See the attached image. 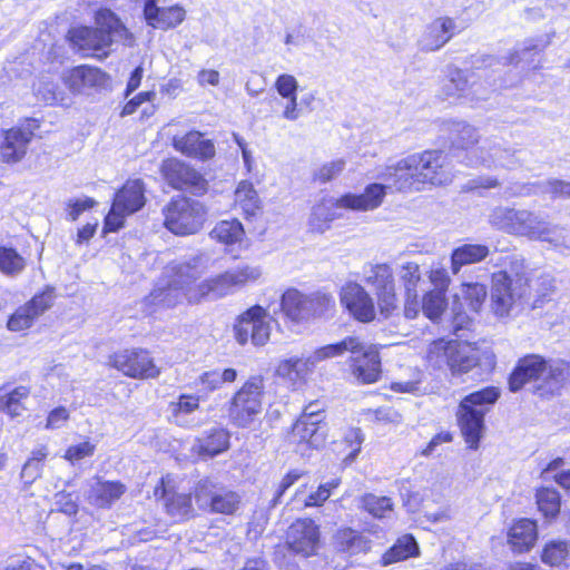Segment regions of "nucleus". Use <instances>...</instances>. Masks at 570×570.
<instances>
[{
	"instance_id": "obj_1",
	"label": "nucleus",
	"mask_w": 570,
	"mask_h": 570,
	"mask_svg": "<svg viewBox=\"0 0 570 570\" xmlns=\"http://www.w3.org/2000/svg\"><path fill=\"white\" fill-rule=\"evenodd\" d=\"M488 222L495 229L509 235L546 243L549 248L562 255L570 254V230L549 220L544 213L497 206L490 212Z\"/></svg>"
},
{
	"instance_id": "obj_2",
	"label": "nucleus",
	"mask_w": 570,
	"mask_h": 570,
	"mask_svg": "<svg viewBox=\"0 0 570 570\" xmlns=\"http://www.w3.org/2000/svg\"><path fill=\"white\" fill-rule=\"evenodd\" d=\"M202 259L194 257L186 262L169 264L157 282L154 289L145 296L139 305L146 315L171 308L181 303L183 298L189 301L193 284L203 275Z\"/></svg>"
},
{
	"instance_id": "obj_3",
	"label": "nucleus",
	"mask_w": 570,
	"mask_h": 570,
	"mask_svg": "<svg viewBox=\"0 0 570 570\" xmlns=\"http://www.w3.org/2000/svg\"><path fill=\"white\" fill-rule=\"evenodd\" d=\"M96 22L98 28L76 27L68 32L70 43L85 55L102 51L107 57L106 49L114 42H122L129 47L134 45V36L111 10L97 11Z\"/></svg>"
},
{
	"instance_id": "obj_4",
	"label": "nucleus",
	"mask_w": 570,
	"mask_h": 570,
	"mask_svg": "<svg viewBox=\"0 0 570 570\" xmlns=\"http://www.w3.org/2000/svg\"><path fill=\"white\" fill-rule=\"evenodd\" d=\"M564 379L562 364L549 362L538 354H528L518 361L508 383L513 393L533 384L534 393L549 396L559 391Z\"/></svg>"
},
{
	"instance_id": "obj_5",
	"label": "nucleus",
	"mask_w": 570,
	"mask_h": 570,
	"mask_svg": "<svg viewBox=\"0 0 570 570\" xmlns=\"http://www.w3.org/2000/svg\"><path fill=\"white\" fill-rule=\"evenodd\" d=\"M384 199V186L370 184L363 194H345L338 199H323L312 208L309 227L313 232L324 233L336 217L337 208L367 212L381 206Z\"/></svg>"
},
{
	"instance_id": "obj_6",
	"label": "nucleus",
	"mask_w": 570,
	"mask_h": 570,
	"mask_svg": "<svg viewBox=\"0 0 570 570\" xmlns=\"http://www.w3.org/2000/svg\"><path fill=\"white\" fill-rule=\"evenodd\" d=\"M500 390L488 386L466 395L459 405V424L470 448L476 449L484 429V416L499 400Z\"/></svg>"
},
{
	"instance_id": "obj_7",
	"label": "nucleus",
	"mask_w": 570,
	"mask_h": 570,
	"mask_svg": "<svg viewBox=\"0 0 570 570\" xmlns=\"http://www.w3.org/2000/svg\"><path fill=\"white\" fill-rule=\"evenodd\" d=\"M261 276L262 271L258 266H237L199 284L194 283L193 292L189 293V303H197L207 297L217 299L227 296L246 284L257 281Z\"/></svg>"
},
{
	"instance_id": "obj_8",
	"label": "nucleus",
	"mask_w": 570,
	"mask_h": 570,
	"mask_svg": "<svg viewBox=\"0 0 570 570\" xmlns=\"http://www.w3.org/2000/svg\"><path fill=\"white\" fill-rule=\"evenodd\" d=\"M426 360L435 368H449L454 376L468 374L479 364L476 353L470 345L444 338L429 345Z\"/></svg>"
},
{
	"instance_id": "obj_9",
	"label": "nucleus",
	"mask_w": 570,
	"mask_h": 570,
	"mask_svg": "<svg viewBox=\"0 0 570 570\" xmlns=\"http://www.w3.org/2000/svg\"><path fill=\"white\" fill-rule=\"evenodd\" d=\"M334 306V298L322 292L305 294L297 288H287L281 296V311L294 323L320 317Z\"/></svg>"
},
{
	"instance_id": "obj_10",
	"label": "nucleus",
	"mask_w": 570,
	"mask_h": 570,
	"mask_svg": "<svg viewBox=\"0 0 570 570\" xmlns=\"http://www.w3.org/2000/svg\"><path fill=\"white\" fill-rule=\"evenodd\" d=\"M264 381L253 376L234 394L228 407L229 421L238 428L250 426L263 411Z\"/></svg>"
},
{
	"instance_id": "obj_11",
	"label": "nucleus",
	"mask_w": 570,
	"mask_h": 570,
	"mask_svg": "<svg viewBox=\"0 0 570 570\" xmlns=\"http://www.w3.org/2000/svg\"><path fill=\"white\" fill-rule=\"evenodd\" d=\"M164 225L171 233L187 236L198 233L206 220V208L188 197H177L164 207Z\"/></svg>"
},
{
	"instance_id": "obj_12",
	"label": "nucleus",
	"mask_w": 570,
	"mask_h": 570,
	"mask_svg": "<svg viewBox=\"0 0 570 570\" xmlns=\"http://www.w3.org/2000/svg\"><path fill=\"white\" fill-rule=\"evenodd\" d=\"M195 500L203 511L220 514H234L240 504V495L209 479L198 481L195 487Z\"/></svg>"
},
{
	"instance_id": "obj_13",
	"label": "nucleus",
	"mask_w": 570,
	"mask_h": 570,
	"mask_svg": "<svg viewBox=\"0 0 570 570\" xmlns=\"http://www.w3.org/2000/svg\"><path fill=\"white\" fill-rule=\"evenodd\" d=\"M145 187L140 179L128 180L114 198L109 214L106 217V227L116 232L124 225L127 215L138 212L145 205Z\"/></svg>"
},
{
	"instance_id": "obj_14",
	"label": "nucleus",
	"mask_w": 570,
	"mask_h": 570,
	"mask_svg": "<svg viewBox=\"0 0 570 570\" xmlns=\"http://www.w3.org/2000/svg\"><path fill=\"white\" fill-rule=\"evenodd\" d=\"M267 316V311L261 305H254L242 313L234 324V337L237 343L245 345L250 341L255 346H264L271 336Z\"/></svg>"
},
{
	"instance_id": "obj_15",
	"label": "nucleus",
	"mask_w": 570,
	"mask_h": 570,
	"mask_svg": "<svg viewBox=\"0 0 570 570\" xmlns=\"http://www.w3.org/2000/svg\"><path fill=\"white\" fill-rule=\"evenodd\" d=\"M529 294L522 281L512 282L504 275H492L491 308L497 316H508L513 308L527 299Z\"/></svg>"
},
{
	"instance_id": "obj_16",
	"label": "nucleus",
	"mask_w": 570,
	"mask_h": 570,
	"mask_svg": "<svg viewBox=\"0 0 570 570\" xmlns=\"http://www.w3.org/2000/svg\"><path fill=\"white\" fill-rule=\"evenodd\" d=\"M40 128V121L27 118L18 126L4 131L0 142V158L4 163L20 161L27 154L28 146Z\"/></svg>"
},
{
	"instance_id": "obj_17",
	"label": "nucleus",
	"mask_w": 570,
	"mask_h": 570,
	"mask_svg": "<svg viewBox=\"0 0 570 570\" xmlns=\"http://www.w3.org/2000/svg\"><path fill=\"white\" fill-rule=\"evenodd\" d=\"M161 173L165 180L175 189L196 196L204 195L208 189V181L199 171L176 158L165 160Z\"/></svg>"
},
{
	"instance_id": "obj_18",
	"label": "nucleus",
	"mask_w": 570,
	"mask_h": 570,
	"mask_svg": "<svg viewBox=\"0 0 570 570\" xmlns=\"http://www.w3.org/2000/svg\"><path fill=\"white\" fill-rule=\"evenodd\" d=\"M415 158L412 155L399 160L395 165L386 166L385 169L377 175L384 186V196L386 189L394 188L401 193L420 191L424 188L419 171L415 168Z\"/></svg>"
},
{
	"instance_id": "obj_19",
	"label": "nucleus",
	"mask_w": 570,
	"mask_h": 570,
	"mask_svg": "<svg viewBox=\"0 0 570 570\" xmlns=\"http://www.w3.org/2000/svg\"><path fill=\"white\" fill-rule=\"evenodd\" d=\"M109 365L132 379H155L159 370L146 350L131 348L114 353Z\"/></svg>"
},
{
	"instance_id": "obj_20",
	"label": "nucleus",
	"mask_w": 570,
	"mask_h": 570,
	"mask_svg": "<svg viewBox=\"0 0 570 570\" xmlns=\"http://www.w3.org/2000/svg\"><path fill=\"white\" fill-rule=\"evenodd\" d=\"M415 168L423 186H442L452 181L453 171L448 155L441 150H425L421 154H413Z\"/></svg>"
},
{
	"instance_id": "obj_21",
	"label": "nucleus",
	"mask_w": 570,
	"mask_h": 570,
	"mask_svg": "<svg viewBox=\"0 0 570 570\" xmlns=\"http://www.w3.org/2000/svg\"><path fill=\"white\" fill-rule=\"evenodd\" d=\"M351 367L354 377L364 384L376 382L381 375V358L377 348L357 337V346L351 350Z\"/></svg>"
},
{
	"instance_id": "obj_22",
	"label": "nucleus",
	"mask_w": 570,
	"mask_h": 570,
	"mask_svg": "<svg viewBox=\"0 0 570 570\" xmlns=\"http://www.w3.org/2000/svg\"><path fill=\"white\" fill-rule=\"evenodd\" d=\"M53 288L47 287L24 305L17 308L8 320V328L13 332H20L31 327L35 321L53 305Z\"/></svg>"
},
{
	"instance_id": "obj_23",
	"label": "nucleus",
	"mask_w": 570,
	"mask_h": 570,
	"mask_svg": "<svg viewBox=\"0 0 570 570\" xmlns=\"http://www.w3.org/2000/svg\"><path fill=\"white\" fill-rule=\"evenodd\" d=\"M474 159H469V165H482L484 167H503L513 169L521 165L515 149L505 147L497 140H487L483 146L473 151Z\"/></svg>"
},
{
	"instance_id": "obj_24",
	"label": "nucleus",
	"mask_w": 570,
	"mask_h": 570,
	"mask_svg": "<svg viewBox=\"0 0 570 570\" xmlns=\"http://www.w3.org/2000/svg\"><path fill=\"white\" fill-rule=\"evenodd\" d=\"M341 303L360 322L368 323L375 317V306L370 294L357 283H347L341 289Z\"/></svg>"
},
{
	"instance_id": "obj_25",
	"label": "nucleus",
	"mask_w": 570,
	"mask_h": 570,
	"mask_svg": "<svg viewBox=\"0 0 570 570\" xmlns=\"http://www.w3.org/2000/svg\"><path fill=\"white\" fill-rule=\"evenodd\" d=\"M320 539L318 527L311 519L296 520L287 530L286 542L288 548L304 557L315 552Z\"/></svg>"
},
{
	"instance_id": "obj_26",
	"label": "nucleus",
	"mask_w": 570,
	"mask_h": 570,
	"mask_svg": "<svg viewBox=\"0 0 570 570\" xmlns=\"http://www.w3.org/2000/svg\"><path fill=\"white\" fill-rule=\"evenodd\" d=\"M157 1L145 0L144 17L148 26L155 29L169 30L185 20L186 10L181 6L159 7Z\"/></svg>"
},
{
	"instance_id": "obj_27",
	"label": "nucleus",
	"mask_w": 570,
	"mask_h": 570,
	"mask_svg": "<svg viewBox=\"0 0 570 570\" xmlns=\"http://www.w3.org/2000/svg\"><path fill=\"white\" fill-rule=\"evenodd\" d=\"M126 492L120 481H108L95 476L87 493L88 502L99 509H109Z\"/></svg>"
},
{
	"instance_id": "obj_28",
	"label": "nucleus",
	"mask_w": 570,
	"mask_h": 570,
	"mask_svg": "<svg viewBox=\"0 0 570 570\" xmlns=\"http://www.w3.org/2000/svg\"><path fill=\"white\" fill-rule=\"evenodd\" d=\"M106 81V73L98 68L79 66L63 76L65 85L72 91L80 94L88 88L100 87Z\"/></svg>"
},
{
	"instance_id": "obj_29",
	"label": "nucleus",
	"mask_w": 570,
	"mask_h": 570,
	"mask_svg": "<svg viewBox=\"0 0 570 570\" xmlns=\"http://www.w3.org/2000/svg\"><path fill=\"white\" fill-rule=\"evenodd\" d=\"M454 21L451 18H439L430 23L420 40L421 49L435 51L443 47L453 36Z\"/></svg>"
},
{
	"instance_id": "obj_30",
	"label": "nucleus",
	"mask_w": 570,
	"mask_h": 570,
	"mask_svg": "<svg viewBox=\"0 0 570 570\" xmlns=\"http://www.w3.org/2000/svg\"><path fill=\"white\" fill-rule=\"evenodd\" d=\"M174 147L189 157L203 160L210 159L215 156L213 141L205 139L199 131H190L183 137H175Z\"/></svg>"
},
{
	"instance_id": "obj_31",
	"label": "nucleus",
	"mask_w": 570,
	"mask_h": 570,
	"mask_svg": "<svg viewBox=\"0 0 570 570\" xmlns=\"http://www.w3.org/2000/svg\"><path fill=\"white\" fill-rule=\"evenodd\" d=\"M546 43H538L534 40H528L522 48L515 49L508 57L502 58L503 61L492 56H480L472 61L474 69H482L483 67H493L495 65H518L523 60H529L531 56L539 53Z\"/></svg>"
},
{
	"instance_id": "obj_32",
	"label": "nucleus",
	"mask_w": 570,
	"mask_h": 570,
	"mask_svg": "<svg viewBox=\"0 0 570 570\" xmlns=\"http://www.w3.org/2000/svg\"><path fill=\"white\" fill-rule=\"evenodd\" d=\"M538 537L537 524L532 520L521 519L515 522L508 533V542L515 552L530 550Z\"/></svg>"
},
{
	"instance_id": "obj_33",
	"label": "nucleus",
	"mask_w": 570,
	"mask_h": 570,
	"mask_svg": "<svg viewBox=\"0 0 570 570\" xmlns=\"http://www.w3.org/2000/svg\"><path fill=\"white\" fill-rule=\"evenodd\" d=\"M161 498L167 514L175 521H185L194 515L191 497L185 493L168 492L161 489Z\"/></svg>"
},
{
	"instance_id": "obj_34",
	"label": "nucleus",
	"mask_w": 570,
	"mask_h": 570,
	"mask_svg": "<svg viewBox=\"0 0 570 570\" xmlns=\"http://www.w3.org/2000/svg\"><path fill=\"white\" fill-rule=\"evenodd\" d=\"M293 438L298 442H305L311 448L318 449L324 445L327 435L326 424L297 420L293 426Z\"/></svg>"
},
{
	"instance_id": "obj_35",
	"label": "nucleus",
	"mask_w": 570,
	"mask_h": 570,
	"mask_svg": "<svg viewBox=\"0 0 570 570\" xmlns=\"http://www.w3.org/2000/svg\"><path fill=\"white\" fill-rule=\"evenodd\" d=\"M489 253V247L481 244H464L455 248L451 254L452 273L458 274L463 266L483 261Z\"/></svg>"
},
{
	"instance_id": "obj_36",
	"label": "nucleus",
	"mask_w": 570,
	"mask_h": 570,
	"mask_svg": "<svg viewBox=\"0 0 570 570\" xmlns=\"http://www.w3.org/2000/svg\"><path fill=\"white\" fill-rule=\"evenodd\" d=\"M474 87L475 82H471L468 70L454 68L449 70L442 91L448 98H459L464 96L469 89H472L473 95H478V89Z\"/></svg>"
},
{
	"instance_id": "obj_37",
	"label": "nucleus",
	"mask_w": 570,
	"mask_h": 570,
	"mask_svg": "<svg viewBox=\"0 0 570 570\" xmlns=\"http://www.w3.org/2000/svg\"><path fill=\"white\" fill-rule=\"evenodd\" d=\"M229 446V433L222 428L212 429L204 438L198 439V453L203 456H216Z\"/></svg>"
},
{
	"instance_id": "obj_38",
	"label": "nucleus",
	"mask_w": 570,
	"mask_h": 570,
	"mask_svg": "<svg viewBox=\"0 0 570 570\" xmlns=\"http://www.w3.org/2000/svg\"><path fill=\"white\" fill-rule=\"evenodd\" d=\"M419 553V546L413 535L406 534L397 541L382 556V564L389 566L394 562L405 560Z\"/></svg>"
},
{
	"instance_id": "obj_39",
	"label": "nucleus",
	"mask_w": 570,
	"mask_h": 570,
	"mask_svg": "<svg viewBox=\"0 0 570 570\" xmlns=\"http://www.w3.org/2000/svg\"><path fill=\"white\" fill-rule=\"evenodd\" d=\"M30 395V389L27 386H17L10 392L0 394V411L11 417L20 416L26 410L23 401Z\"/></svg>"
},
{
	"instance_id": "obj_40",
	"label": "nucleus",
	"mask_w": 570,
	"mask_h": 570,
	"mask_svg": "<svg viewBox=\"0 0 570 570\" xmlns=\"http://www.w3.org/2000/svg\"><path fill=\"white\" fill-rule=\"evenodd\" d=\"M449 131L452 147L458 149L468 150L479 140V134L476 129L463 121L452 122Z\"/></svg>"
},
{
	"instance_id": "obj_41",
	"label": "nucleus",
	"mask_w": 570,
	"mask_h": 570,
	"mask_svg": "<svg viewBox=\"0 0 570 570\" xmlns=\"http://www.w3.org/2000/svg\"><path fill=\"white\" fill-rule=\"evenodd\" d=\"M313 356L291 357L279 363L277 374L292 381L304 377L315 366Z\"/></svg>"
},
{
	"instance_id": "obj_42",
	"label": "nucleus",
	"mask_w": 570,
	"mask_h": 570,
	"mask_svg": "<svg viewBox=\"0 0 570 570\" xmlns=\"http://www.w3.org/2000/svg\"><path fill=\"white\" fill-rule=\"evenodd\" d=\"M539 511L546 519H556L561 509V495L552 488H541L535 493Z\"/></svg>"
},
{
	"instance_id": "obj_43",
	"label": "nucleus",
	"mask_w": 570,
	"mask_h": 570,
	"mask_svg": "<svg viewBox=\"0 0 570 570\" xmlns=\"http://www.w3.org/2000/svg\"><path fill=\"white\" fill-rule=\"evenodd\" d=\"M525 259L520 254H509L504 257L503 266L504 268L493 275H504L505 278L511 279H520L524 283V287L528 292H530L528 272L525 267Z\"/></svg>"
},
{
	"instance_id": "obj_44",
	"label": "nucleus",
	"mask_w": 570,
	"mask_h": 570,
	"mask_svg": "<svg viewBox=\"0 0 570 570\" xmlns=\"http://www.w3.org/2000/svg\"><path fill=\"white\" fill-rule=\"evenodd\" d=\"M243 225L237 219L222 220L210 232V236L219 243L232 245L244 237Z\"/></svg>"
},
{
	"instance_id": "obj_45",
	"label": "nucleus",
	"mask_w": 570,
	"mask_h": 570,
	"mask_svg": "<svg viewBox=\"0 0 570 570\" xmlns=\"http://www.w3.org/2000/svg\"><path fill=\"white\" fill-rule=\"evenodd\" d=\"M570 557V542L566 540H551L542 549L541 560L551 567L566 564Z\"/></svg>"
},
{
	"instance_id": "obj_46",
	"label": "nucleus",
	"mask_w": 570,
	"mask_h": 570,
	"mask_svg": "<svg viewBox=\"0 0 570 570\" xmlns=\"http://www.w3.org/2000/svg\"><path fill=\"white\" fill-rule=\"evenodd\" d=\"M235 202L247 216H254L261 208L259 197L253 185L248 181L239 183L235 190Z\"/></svg>"
},
{
	"instance_id": "obj_47",
	"label": "nucleus",
	"mask_w": 570,
	"mask_h": 570,
	"mask_svg": "<svg viewBox=\"0 0 570 570\" xmlns=\"http://www.w3.org/2000/svg\"><path fill=\"white\" fill-rule=\"evenodd\" d=\"M337 539L341 549L350 554L366 552L371 549V541L365 535L352 529L342 530Z\"/></svg>"
},
{
	"instance_id": "obj_48",
	"label": "nucleus",
	"mask_w": 570,
	"mask_h": 570,
	"mask_svg": "<svg viewBox=\"0 0 570 570\" xmlns=\"http://www.w3.org/2000/svg\"><path fill=\"white\" fill-rule=\"evenodd\" d=\"M366 282L373 286L375 294L395 286L392 268L387 264L372 266Z\"/></svg>"
},
{
	"instance_id": "obj_49",
	"label": "nucleus",
	"mask_w": 570,
	"mask_h": 570,
	"mask_svg": "<svg viewBox=\"0 0 570 570\" xmlns=\"http://www.w3.org/2000/svg\"><path fill=\"white\" fill-rule=\"evenodd\" d=\"M355 346H357V337L348 336L338 343L330 344V345H326V346H323V347L316 350L312 354V356H313L315 364H317L318 362H321L323 360L340 356V355L344 354L345 352H351V350L355 348Z\"/></svg>"
},
{
	"instance_id": "obj_50",
	"label": "nucleus",
	"mask_w": 570,
	"mask_h": 570,
	"mask_svg": "<svg viewBox=\"0 0 570 570\" xmlns=\"http://www.w3.org/2000/svg\"><path fill=\"white\" fill-rule=\"evenodd\" d=\"M362 508L374 518H386L392 512L393 503L387 497L368 493L361 499Z\"/></svg>"
},
{
	"instance_id": "obj_51",
	"label": "nucleus",
	"mask_w": 570,
	"mask_h": 570,
	"mask_svg": "<svg viewBox=\"0 0 570 570\" xmlns=\"http://www.w3.org/2000/svg\"><path fill=\"white\" fill-rule=\"evenodd\" d=\"M236 377V370L225 368L222 373L218 371H208L203 373L199 376V382L206 391L212 392L219 389L223 383L234 382Z\"/></svg>"
},
{
	"instance_id": "obj_52",
	"label": "nucleus",
	"mask_w": 570,
	"mask_h": 570,
	"mask_svg": "<svg viewBox=\"0 0 570 570\" xmlns=\"http://www.w3.org/2000/svg\"><path fill=\"white\" fill-rule=\"evenodd\" d=\"M445 295L440 291H431L423 296L422 312L431 321H436L445 308Z\"/></svg>"
},
{
	"instance_id": "obj_53",
	"label": "nucleus",
	"mask_w": 570,
	"mask_h": 570,
	"mask_svg": "<svg viewBox=\"0 0 570 570\" xmlns=\"http://www.w3.org/2000/svg\"><path fill=\"white\" fill-rule=\"evenodd\" d=\"M24 268V259L10 247H0V271L11 275L20 273Z\"/></svg>"
},
{
	"instance_id": "obj_54",
	"label": "nucleus",
	"mask_w": 570,
	"mask_h": 570,
	"mask_svg": "<svg viewBox=\"0 0 570 570\" xmlns=\"http://www.w3.org/2000/svg\"><path fill=\"white\" fill-rule=\"evenodd\" d=\"M462 295L472 312H479L487 297V287L480 283L462 285Z\"/></svg>"
},
{
	"instance_id": "obj_55",
	"label": "nucleus",
	"mask_w": 570,
	"mask_h": 570,
	"mask_svg": "<svg viewBox=\"0 0 570 570\" xmlns=\"http://www.w3.org/2000/svg\"><path fill=\"white\" fill-rule=\"evenodd\" d=\"M400 279L403 283L405 295H415L417 293V285L421 282L419 264L409 262L402 265Z\"/></svg>"
},
{
	"instance_id": "obj_56",
	"label": "nucleus",
	"mask_w": 570,
	"mask_h": 570,
	"mask_svg": "<svg viewBox=\"0 0 570 570\" xmlns=\"http://www.w3.org/2000/svg\"><path fill=\"white\" fill-rule=\"evenodd\" d=\"M542 194H549L553 198H570V181L560 179H548L535 184Z\"/></svg>"
},
{
	"instance_id": "obj_57",
	"label": "nucleus",
	"mask_w": 570,
	"mask_h": 570,
	"mask_svg": "<svg viewBox=\"0 0 570 570\" xmlns=\"http://www.w3.org/2000/svg\"><path fill=\"white\" fill-rule=\"evenodd\" d=\"M380 315L387 320L397 309V297L395 294V286L375 294Z\"/></svg>"
},
{
	"instance_id": "obj_58",
	"label": "nucleus",
	"mask_w": 570,
	"mask_h": 570,
	"mask_svg": "<svg viewBox=\"0 0 570 570\" xmlns=\"http://www.w3.org/2000/svg\"><path fill=\"white\" fill-rule=\"evenodd\" d=\"M341 483L340 479H333L330 482L321 484L317 490L311 493L306 501V507H318L322 505L331 495L332 490L336 489Z\"/></svg>"
},
{
	"instance_id": "obj_59",
	"label": "nucleus",
	"mask_w": 570,
	"mask_h": 570,
	"mask_svg": "<svg viewBox=\"0 0 570 570\" xmlns=\"http://www.w3.org/2000/svg\"><path fill=\"white\" fill-rule=\"evenodd\" d=\"M53 503L57 510L68 517H73L78 513L79 507L72 497V493L67 491H59L53 495Z\"/></svg>"
},
{
	"instance_id": "obj_60",
	"label": "nucleus",
	"mask_w": 570,
	"mask_h": 570,
	"mask_svg": "<svg viewBox=\"0 0 570 570\" xmlns=\"http://www.w3.org/2000/svg\"><path fill=\"white\" fill-rule=\"evenodd\" d=\"M345 168L343 159H336L324 164L315 174L314 178L321 183H327L337 177Z\"/></svg>"
},
{
	"instance_id": "obj_61",
	"label": "nucleus",
	"mask_w": 570,
	"mask_h": 570,
	"mask_svg": "<svg viewBox=\"0 0 570 570\" xmlns=\"http://www.w3.org/2000/svg\"><path fill=\"white\" fill-rule=\"evenodd\" d=\"M275 88L279 96H282L283 98H288L292 96H296L298 82L294 76L283 73L277 77L275 81Z\"/></svg>"
},
{
	"instance_id": "obj_62",
	"label": "nucleus",
	"mask_w": 570,
	"mask_h": 570,
	"mask_svg": "<svg viewBox=\"0 0 570 570\" xmlns=\"http://www.w3.org/2000/svg\"><path fill=\"white\" fill-rule=\"evenodd\" d=\"M96 446L90 442L86 441L76 445H71L65 453V459L75 463L87 456H91L95 452Z\"/></svg>"
},
{
	"instance_id": "obj_63",
	"label": "nucleus",
	"mask_w": 570,
	"mask_h": 570,
	"mask_svg": "<svg viewBox=\"0 0 570 570\" xmlns=\"http://www.w3.org/2000/svg\"><path fill=\"white\" fill-rule=\"evenodd\" d=\"M37 91L41 99L48 105L60 104L63 101V92L53 82H43Z\"/></svg>"
},
{
	"instance_id": "obj_64",
	"label": "nucleus",
	"mask_w": 570,
	"mask_h": 570,
	"mask_svg": "<svg viewBox=\"0 0 570 570\" xmlns=\"http://www.w3.org/2000/svg\"><path fill=\"white\" fill-rule=\"evenodd\" d=\"M95 204L96 202L89 197L83 199H69L67 203L68 217L70 220L75 222L78 219L82 212L92 208Z\"/></svg>"
}]
</instances>
